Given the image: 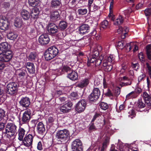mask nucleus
Wrapping results in <instances>:
<instances>
[{
    "mask_svg": "<svg viewBox=\"0 0 151 151\" xmlns=\"http://www.w3.org/2000/svg\"><path fill=\"white\" fill-rule=\"evenodd\" d=\"M146 51L148 59L151 60V45H148L146 46Z\"/></svg>",
    "mask_w": 151,
    "mask_h": 151,
    "instance_id": "nucleus-34",
    "label": "nucleus"
},
{
    "mask_svg": "<svg viewBox=\"0 0 151 151\" xmlns=\"http://www.w3.org/2000/svg\"><path fill=\"white\" fill-rule=\"evenodd\" d=\"M129 29L128 27H119V28L117 30V32L119 34H122V38L124 39L125 37V35L127 34V32L129 31Z\"/></svg>",
    "mask_w": 151,
    "mask_h": 151,
    "instance_id": "nucleus-23",
    "label": "nucleus"
},
{
    "mask_svg": "<svg viewBox=\"0 0 151 151\" xmlns=\"http://www.w3.org/2000/svg\"><path fill=\"white\" fill-rule=\"evenodd\" d=\"M123 41H120L119 42L117 45V47L120 49H122L124 48V47L126 48L127 51H129L132 49V45L133 44V42H131L130 43H127L126 46H125L124 43Z\"/></svg>",
    "mask_w": 151,
    "mask_h": 151,
    "instance_id": "nucleus-14",
    "label": "nucleus"
},
{
    "mask_svg": "<svg viewBox=\"0 0 151 151\" xmlns=\"http://www.w3.org/2000/svg\"><path fill=\"white\" fill-rule=\"evenodd\" d=\"M132 78H128L126 76H124L122 77L121 78V80L122 81H128V82L121 83H120V85L121 86L130 85L132 84Z\"/></svg>",
    "mask_w": 151,
    "mask_h": 151,
    "instance_id": "nucleus-21",
    "label": "nucleus"
},
{
    "mask_svg": "<svg viewBox=\"0 0 151 151\" xmlns=\"http://www.w3.org/2000/svg\"><path fill=\"white\" fill-rule=\"evenodd\" d=\"M45 151H58V150L56 147H53L46 149Z\"/></svg>",
    "mask_w": 151,
    "mask_h": 151,
    "instance_id": "nucleus-62",
    "label": "nucleus"
},
{
    "mask_svg": "<svg viewBox=\"0 0 151 151\" xmlns=\"http://www.w3.org/2000/svg\"><path fill=\"white\" fill-rule=\"evenodd\" d=\"M26 67L29 73L31 74L34 73L35 69L33 63L30 62L27 63L26 64Z\"/></svg>",
    "mask_w": 151,
    "mask_h": 151,
    "instance_id": "nucleus-26",
    "label": "nucleus"
},
{
    "mask_svg": "<svg viewBox=\"0 0 151 151\" xmlns=\"http://www.w3.org/2000/svg\"><path fill=\"white\" fill-rule=\"evenodd\" d=\"M86 104V102L85 99L80 101L76 106V111L78 113L83 111L85 109Z\"/></svg>",
    "mask_w": 151,
    "mask_h": 151,
    "instance_id": "nucleus-10",
    "label": "nucleus"
},
{
    "mask_svg": "<svg viewBox=\"0 0 151 151\" xmlns=\"http://www.w3.org/2000/svg\"><path fill=\"white\" fill-rule=\"evenodd\" d=\"M99 106L101 109L104 110H106L108 107V104L103 102L100 103Z\"/></svg>",
    "mask_w": 151,
    "mask_h": 151,
    "instance_id": "nucleus-43",
    "label": "nucleus"
},
{
    "mask_svg": "<svg viewBox=\"0 0 151 151\" xmlns=\"http://www.w3.org/2000/svg\"><path fill=\"white\" fill-rule=\"evenodd\" d=\"M17 37V35L12 32H9L7 35L8 38L11 40L15 39Z\"/></svg>",
    "mask_w": 151,
    "mask_h": 151,
    "instance_id": "nucleus-42",
    "label": "nucleus"
},
{
    "mask_svg": "<svg viewBox=\"0 0 151 151\" xmlns=\"http://www.w3.org/2000/svg\"><path fill=\"white\" fill-rule=\"evenodd\" d=\"M142 91V89L139 87L136 88L134 91H133L134 93L136 96V97Z\"/></svg>",
    "mask_w": 151,
    "mask_h": 151,
    "instance_id": "nucleus-50",
    "label": "nucleus"
},
{
    "mask_svg": "<svg viewBox=\"0 0 151 151\" xmlns=\"http://www.w3.org/2000/svg\"><path fill=\"white\" fill-rule=\"evenodd\" d=\"M50 40L49 36L47 34H42L38 39V42L42 45H47L49 43Z\"/></svg>",
    "mask_w": 151,
    "mask_h": 151,
    "instance_id": "nucleus-11",
    "label": "nucleus"
},
{
    "mask_svg": "<svg viewBox=\"0 0 151 151\" xmlns=\"http://www.w3.org/2000/svg\"><path fill=\"white\" fill-rule=\"evenodd\" d=\"M89 83V80L88 78H84L78 84V86L83 88L86 86Z\"/></svg>",
    "mask_w": 151,
    "mask_h": 151,
    "instance_id": "nucleus-30",
    "label": "nucleus"
},
{
    "mask_svg": "<svg viewBox=\"0 0 151 151\" xmlns=\"http://www.w3.org/2000/svg\"><path fill=\"white\" fill-rule=\"evenodd\" d=\"M53 58H54L58 54V49L55 46H52L48 49Z\"/></svg>",
    "mask_w": 151,
    "mask_h": 151,
    "instance_id": "nucleus-29",
    "label": "nucleus"
},
{
    "mask_svg": "<svg viewBox=\"0 0 151 151\" xmlns=\"http://www.w3.org/2000/svg\"><path fill=\"white\" fill-rule=\"evenodd\" d=\"M46 122L48 125L50 126H53V127H55V125L57 123V122L52 116H49Z\"/></svg>",
    "mask_w": 151,
    "mask_h": 151,
    "instance_id": "nucleus-28",
    "label": "nucleus"
},
{
    "mask_svg": "<svg viewBox=\"0 0 151 151\" xmlns=\"http://www.w3.org/2000/svg\"><path fill=\"white\" fill-rule=\"evenodd\" d=\"M124 20V17L123 15H119L116 19L114 17L111 18V21L114 22V24L115 25H119L123 23Z\"/></svg>",
    "mask_w": 151,
    "mask_h": 151,
    "instance_id": "nucleus-15",
    "label": "nucleus"
},
{
    "mask_svg": "<svg viewBox=\"0 0 151 151\" xmlns=\"http://www.w3.org/2000/svg\"><path fill=\"white\" fill-rule=\"evenodd\" d=\"M31 122L32 127H35L38 122V120L37 119H33L31 121Z\"/></svg>",
    "mask_w": 151,
    "mask_h": 151,
    "instance_id": "nucleus-64",
    "label": "nucleus"
},
{
    "mask_svg": "<svg viewBox=\"0 0 151 151\" xmlns=\"http://www.w3.org/2000/svg\"><path fill=\"white\" fill-rule=\"evenodd\" d=\"M142 97L145 102L149 106L151 105V97L146 92H143Z\"/></svg>",
    "mask_w": 151,
    "mask_h": 151,
    "instance_id": "nucleus-24",
    "label": "nucleus"
},
{
    "mask_svg": "<svg viewBox=\"0 0 151 151\" xmlns=\"http://www.w3.org/2000/svg\"><path fill=\"white\" fill-rule=\"evenodd\" d=\"M60 0H52L51 1V5L52 7L57 8L61 4Z\"/></svg>",
    "mask_w": 151,
    "mask_h": 151,
    "instance_id": "nucleus-41",
    "label": "nucleus"
},
{
    "mask_svg": "<svg viewBox=\"0 0 151 151\" xmlns=\"http://www.w3.org/2000/svg\"><path fill=\"white\" fill-rule=\"evenodd\" d=\"M17 126L14 123H8L6 125L5 132V136L9 139H13L15 138L17 133Z\"/></svg>",
    "mask_w": 151,
    "mask_h": 151,
    "instance_id": "nucleus-2",
    "label": "nucleus"
},
{
    "mask_svg": "<svg viewBox=\"0 0 151 151\" xmlns=\"http://www.w3.org/2000/svg\"><path fill=\"white\" fill-rule=\"evenodd\" d=\"M138 57L139 59L142 62L144 61V56L142 52H140L139 54Z\"/></svg>",
    "mask_w": 151,
    "mask_h": 151,
    "instance_id": "nucleus-59",
    "label": "nucleus"
},
{
    "mask_svg": "<svg viewBox=\"0 0 151 151\" xmlns=\"http://www.w3.org/2000/svg\"><path fill=\"white\" fill-rule=\"evenodd\" d=\"M137 105L140 108H143L145 107V104L142 102L141 100H139L137 102Z\"/></svg>",
    "mask_w": 151,
    "mask_h": 151,
    "instance_id": "nucleus-52",
    "label": "nucleus"
},
{
    "mask_svg": "<svg viewBox=\"0 0 151 151\" xmlns=\"http://www.w3.org/2000/svg\"><path fill=\"white\" fill-rule=\"evenodd\" d=\"M113 92L115 96H118L120 93V88L118 87H116L113 91Z\"/></svg>",
    "mask_w": 151,
    "mask_h": 151,
    "instance_id": "nucleus-49",
    "label": "nucleus"
},
{
    "mask_svg": "<svg viewBox=\"0 0 151 151\" xmlns=\"http://www.w3.org/2000/svg\"><path fill=\"white\" fill-rule=\"evenodd\" d=\"M129 117H130L131 118H133L134 117H135V114L133 109H132L131 111H129Z\"/></svg>",
    "mask_w": 151,
    "mask_h": 151,
    "instance_id": "nucleus-53",
    "label": "nucleus"
},
{
    "mask_svg": "<svg viewBox=\"0 0 151 151\" xmlns=\"http://www.w3.org/2000/svg\"><path fill=\"white\" fill-rule=\"evenodd\" d=\"M13 57L12 52L9 51L0 53V61L4 63H9Z\"/></svg>",
    "mask_w": 151,
    "mask_h": 151,
    "instance_id": "nucleus-5",
    "label": "nucleus"
},
{
    "mask_svg": "<svg viewBox=\"0 0 151 151\" xmlns=\"http://www.w3.org/2000/svg\"><path fill=\"white\" fill-rule=\"evenodd\" d=\"M21 15L23 19L24 20H27L30 17V14L26 10L23 9L21 12Z\"/></svg>",
    "mask_w": 151,
    "mask_h": 151,
    "instance_id": "nucleus-33",
    "label": "nucleus"
},
{
    "mask_svg": "<svg viewBox=\"0 0 151 151\" xmlns=\"http://www.w3.org/2000/svg\"><path fill=\"white\" fill-rule=\"evenodd\" d=\"M93 1V0H88V7L89 11L95 12L99 9L100 8L99 6L95 4H93L92 6L93 7H91V4Z\"/></svg>",
    "mask_w": 151,
    "mask_h": 151,
    "instance_id": "nucleus-22",
    "label": "nucleus"
},
{
    "mask_svg": "<svg viewBox=\"0 0 151 151\" xmlns=\"http://www.w3.org/2000/svg\"><path fill=\"white\" fill-rule=\"evenodd\" d=\"M60 66L62 67L55 70L56 74L58 75H60L65 72L66 73L70 72L72 70L67 66H63L61 63H60Z\"/></svg>",
    "mask_w": 151,
    "mask_h": 151,
    "instance_id": "nucleus-8",
    "label": "nucleus"
},
{
    "mask_svg": "<svg viewBox=\"0 0 151 151\" xmlns=\"http://www.w3.org/2000/svg\"><path fill=\"white\" fill-rule=\"evenodd\" d=\"M67 77L70 80L74 81L78 79V74L75 71L72 70L70 73L68 74Z\"/></svg>",
    "mask_w": 151,
    "mask_h": 151,
    "instance_id": "nucleus-25",
    "label": "nucleus"
},
{
    "mask_svg": "<svg viewBox=\"0 0 151 151\" xmlns=\"http://www.w3.org/2000/svg\"><path fill=\"white\" fill-rule=\"evenodd\" d=\"M8 43L6 42H3L0 44V49L1 50H6L8 48Z\"/></svg>",
    "mask_w": 151,
    "mask_h": 151,
    "instance_id": "nucleus-46",
    "label": "nucleus"
},
{
    "mask_svg": "<svg viewBox=\"0 0 151 151\" xmlns=\"http://www.w3.org/2000/svg\"><path fill=\"white\" fill-rule=\"evenodd\" d=\"M145 13L146 16H149L151 14V9L147 8L145 10Z\"/></svg>",
    "mask_w": 151,
    "mask_h": 151,
    "instance_id": "nucleus-54",
    "label": "nucleus"
},
{
    "mask_svg": "<svg viewBox=\"0 0 151 151\" xmlns=\"http://www.w3.org/2000/svg\"><path fill=\"white\" fill-rule=\"evenodd\" d=\"M146 65L149 76L151 79V66L148 63H146Z\"/></svg>",
    "mask_w": 151,
    "mask_h": 151,
    "instance_id": "nucleus-51",
    "label": "nucleus"
},
{
    "mask_svg": "<svg viewBox=\"0 0 151 151\" xmlns=\"http://www.w3.org/2000/svg\"><path fill=\"white\" fill-rule=\"evenodd\" d=\"M69 137V133L68 131L66 129L60 130L57 133V138L62 142L68 140Z\"/></svg>",
    "mask_w": 151,
    "mask_h": 151,
    "instance_id": "nucleus-4",
    "label": "nucleus"
},
{
    "mask_svg": "<svg viewBox=\"0 0 151 151\" xmlns=\"http://www.w3.org/2000/svg\"><path fill=\"white\" fill-rule=\"evenodd\" d=\"M6 65L4 63L0 62V72H1L4 68L6 66Z\"/></svg>",
    "mask_w": 151,
    "mask_h": 151,
    "instance_id": "nucleus-63",
    "label": "nucleus"
},
{
    "mask_svg": "<svg viewBox=\"0 0 151 151\" xmlns=\"http://www.w3.org/2000/svg\"><path fill=\"white\" fill-rule=\"evenodd\" d=\"M89 129L91 131H93L96 129V128L93 123H92L89 125Z\"/></svg>",
    "mask_w": 151,
    "mask_h": 151,
    "instance_id": "nucleus-60",
    "label": "nucleus"
},
{
    "mask_svg": "<svg viewBox=\"0 0 151 151\" xmlns=\"http://www.w3.org/2000/svg\"><path fill=\"white\" fill-rule=\"evenodd\" d=\"M31 111L30 109H28L25 111L23 113L22 121L24 123H28L31 118Z\"/></svg>",
    "mask_w": 151,
    "mask_h": 151,
    "instance_id": "nucleus-12",
    "label": "nucleus"
},
{
    "mask_svg": "<svg viewBox=\"0 0 151 151\" xmlns=\"http://www.w3.org/2000/svg\"><path fill=\"white\" fill-rule=\"evenodd\" d=\"M136 97V96L133 91L127 94L126 97V100H128L130 99Z\"/></svg>",
    "mask_w": 151,
    "mask_h": 151,
    "instance_id": "nucleus-44",
    "label": "nucleus"
},
{
    "mask_svg": "<svg viewBox=\"0 0 151 151\" xmlns=\"http://www.w3.org/2000/svg\"><path fill=\"white\" fill-rule=\"evenodd\" d=\"M98 98V97H96L95 95L92 93L89 96V100L91 101H94L96 100Z\"/></svg>",
    "mask_w": 151,
    "mask_h": 151,
    "instance_id": "nucleus-48",
    "label": "nucleus"
},
{
    "mask_svg": "<svg viewBox=\"0 0 151 151\" xmlns=\"http://www.w3.org/2000/svg\"><path fill=\"white\" fill-rule=\"evenodd\" d=\"M40 0H28V3L30 6L35 7L39 5Z\"/></svg>",
    "mask_w": 151,
    "mask_h": 151,
    "instance_id": "nucleus-37",
    "label": "nucleus"
},
{
    "mask_svg": "<svg viewBox=\"0 0 151 151\" xmlns=\"http://www.w3.org/2000/svg\"><path fill=\"white\" fill-rule=\"evenodd\" d=\"M106 132L110 135L113 134V130H112L111 128V127H106Z\"/></svg>",
    "mask_w": 151,
    "mask_h": 151,
    "instance_id": "nucleus-56",
    "label": "nucleus"
},
{
    "mask_svg": "<svg viewBox=\"0 0 151 151\" xmlns=\"http://www.w3.org/2000/svg\"><path fill=\"white\" fill-rule=\"evenodd\" d=\"M87 12V10L86 9H78V12L79 15H83L86 14Z\"/></svg>",
    "mask_w": 151,
    "mask_h": 151,
    "instance_id": "nucleus-47",
    "label": "nucleus"
},
{
    "mask_svg": "<svg viewBox=\"0 0 151 151\" xmlns=\"http://www.w3.org/2000/svg\"><path fill=\"white\" fill-rule=\"evenodd\" d=\"M30 103V99L27 97H23L19 101V104L21 106L26 108L29 106Z\"/></svg>",
    "mask_w": 151,
    "mask_h": 151,
    "instance_id": "nucleus-18",
    "label": "nucleus"
},
{
    "mask_svg": "<svg viewBox=\"0 0 151 151\" xmlns=\"http://www.w3.org/2000/svg\"><path fill=\"white\" fill-rule=\"evenodd\" d=\"M37 131L39 134L43 136L45 134V129L43 124L41 122H39L37 126Z\"/></svg>",
    "mask_w": 151,
    "mask_h": 151,
    "instance_id": "nucleus-20",
    "label": "nucleus"
},
{
    "mask_svg": "<svg viewBox=\"0 0 151 151\" xmlns=\"http://www.w3.org/2000/svg\"><path fill=\"white\" fill-rule=\"evenodd\" d=\"M14 26L17 27L21 28L23 24L22 19L20 18L16 17L15 18L14 23Z\"/></svg>",
    "mask_w": 151,
    "mask_h": 151,
    "instance_id": "nucleus-32",
    "label": "nucleus"
},
{
    "mask_svg": "<svg viewBox=\"0 0 151 151\" xmlns=\"http://www.w3.org/2000/svg\"><path fill=\"white\" fill-rule=\"evenodd\" d=\"M77 95L76 93L73 92L70 94V97L72 99H75L77 98Z\"/></svg>",
    "mask_w": 151,
    "mask_h": 151,
    "instance_id": "nucleus-57",
    "label": "nucleus"
},
{
    "mask_svg": "<svg viewBox=\"0 0 151 151\" xmlns=\"http://www.w3.org/2000/svg\"><path fill=\"white\" fill-rule=\"evenodd\" d=\"M72 151H83L82 143L79 139H76L74 140L71 144Z\"/></svg>",
    "mask_w": 151,
    "mask_h": 151,
    "instance_id": "nucleus-7",
    "label": "nucleus"
},
{
    "mask_svg": "<svg viewBox=\"0 0 151 151\" xmlns=\"http://www.w3.org/2000/svg\"><path fill=\"white\" fill-rule=\"evenodd\" d=\"M50 17L51 21H56L60 19L59 13L58 11L56 10L52 11L50 13Z\"/></svg>",
    "mask_w": 151,
    "mask_h": 151,
    "instance_id": "nucleus-19",
    "label": "nucleus"
},
{
    "mask_svg": "<svg viewBox=\"0 0 151 151\" xmlns=\"http://www.w3.org/2000/svg\"><path fill=\"white\" fill-rule=\"evenodd\" d=\"M33 137L31 134L26 136L22 141V145L27 147H31Z\"/></svg>",
    "mask_w": 151,
    "mask_h": 151,
    "instance_id": "nucleus-9",
    "label": "nucleus"
},
{
    "mask_svg": "<svg viewBox=\"0 0 151 151\" xmlns=\"http://www.w3.org/2000/svg\"><path fill=\"white\" fill-rule=\"evenodd\" d=\"M45 58L46 60H49L53 58L52 55L47 49L45 52L44 54Z\"/></svg>",
    "mask_w": 151,
    "mask_h": 151,
    "instance_id": "nucleus-39",
    "label": "nucleus"
},
{
    "mask_svg": "<svg viewBox=\"0 0 151 151\" xmlns=\"http://www.w3.org/2000/svg\"><path fill=\"white\" fill-rule=\"evenodd\" d=\"M72 106L71 102H69L61 106L60 109L61 112L63 113H66L69 112Z\"/></svg>",
    "mask_w": 151,
    "mask_h": 151,
    "instance_id": "nucleus-16",
    "label": "nucleus"
},
{
    "mask_svg": "<svg viewBox=\"0 0 151 151\" xmlns=\"http://www.w3.org/2000/svg\"><path fill=\"white\" fill-rule=\"evenodd\" d=\"M25 131L22 128H20L18 131V139L20 141L23 140L25 134Z\"/></svg>",
    "mask_w": 151,
    "mask_h": 151,
    "instance_id": "nucleus-27",
    "label": "nucleus"
},
{
    "mask_svg": "<svg viewBox=\"0 0 151 151\" xmlns=\"http://www.w3.org/2000/svg\"><path fill=\"white\" fill-rule=\"evenodd\" d=\"M89 26L88 24H83L79 27L78 32L81 35H83L89 31Z\"/></svg>",
    "mask_w": 151,
    "mask_h": 151,
    "instance_id": "nucleus-17",
    "label": "nucleus"
},
{
    "mask_svg": "<svg viewBox=\"0 0 151 151\" xmlns=\"http://www.w3.org/2000/svg\"><path fill=\"white\" fill-rule=\"evenodd\" d=\"M40 12L38 9L35 8L33 9L30 13V16L31 17L34 19L37 18L38 17Z\"/></svg>",
    "mask_w": 151,
    "mask_h": 151,
    "instance_id": "nucleus-31",
    "label": "nucleus"
},
{
    "mask_svg": "<svg viewBox=\"0 0 151 151\" xmlns=\"http://www.w3.org/2000/svg\"><path fill=\"white\" fill-rule=\"evenodd\" d=\"M109 138L108 137H106L105 140L103 142L101 151H104L105 149L107 147L109 143Z\"/></svg>",
    "mask_w": 151,
    "mask_h": 151,
    "instance_id": "nucleus-36",
    "label": "nucleus"
},
{
    "mask_svg": "<svg viewBox=\"0 0 151 151\" xmlns=\"http://www.w3.org/2000/svg\"><path fill=\"white\" fill-rule=\"evenodd\" d=\"M112 68V66L111 65H108V66L104 68V70L106 71H109L111 70Z\"/></svg>",
    "mask_w": 151,
    "mask_h": 151,
    "instance_id": "nucleus-61",
    "label": "nucleus"
},
{
    "mask_svg": "<svg viewBox=\"0 0 151 151\" xmlns=\"http://www.w3.org/2000/svg\"><path fill=\"white\" fill-rule=\"evenodd\" d=\"M110 26V24L107 20H104L101 23V27L103 29L109 28Z\"/></svg>",
    "mask_w": 151,
    "mask_h": 151,
    "instance_id": "nucleus-40",
    "label": "nucleus"
},
{
    "mask_svg": "<svg viewBox=\"0 0 151 151\" xmlns=\"http://www.w3.org/2000/svg\"><path fill=\"white\" fill-rule=\"evenodd\" d=\"M47 31L50 35L55 34L58 32V27L53 23H50L47 26Z\"/></svg>",
    "mask_w": 151,
    "mask_h": 151,
    "instance_id": "nucleus-13",
    "label": "nucleus"
},
{
    "mask_svg": "<svg viewBox=\"0 0 151 151\" xmlns=\"http://www.w3.org/2000/svg\"><path fill=\"white\" fill-rule=\"evenodd\" d=\"M132 66L133 69L136 70H137L139 67V65L137 63L135 64L132 63Z\"/></svg>",
    "mask_w": 151,
    "mask_h": 151,
    "instance_id": "nucleus-58",
    "label": "nucleus"
},
{
    "mask_svg": "<svg viewBox=\"0 0 151 151\" xmlns=\"http://www.w3.org/2000/svg\"><path fill=\"white\" fill-rule=\"evenodd\" d=\"M91 93H93V95H95L96 97H98V98L100 95V90L99 89L97 88H94Z\"/></svg>",
    "mask_w": 151,
    "mask_h": 151,
    "instance_id": "nucleus-45",
    "label": "nucleus"
},
{
    "mask_svg": "<svg viewBox=\"0 0 151 151\" xmlns=\"http://www.w3.org/2000/svg\"><path fill=\"white\" fill-rule=\"evenodd\" d=\"M37 149L38 150L41 151L43 150V147L42 143L41 141H39L37 144Z\"/></svg>",
    "mask_w": 151,
    "mask_h": 151,
    "instance_id": "nucleus-55",
    "label": "nucleus"
},
{
    "mask_svg": "<svg viewBox=\"0 0 151 151\" xmlns=\"http://www.w3.org/2000/svg\"><path fill=\"white\" fill-rule=\"evenodd\" d=\"M10 23L7 18L3 15L0 16V29L4 30H8Z\"/></svg>",
    "mask_w": 151,
    "mask_h": 151,
    "instance_id": "nucleus-6",
    "label": "nucleus"
},
{
    "mask_svg": "<svg viewBox=\"0 0 151 151\" xmlns=\"http://www.w3.org/2000/svg\"><path fill=\"white\" fill-rule=\"evenodd\" d=\"M19 85L16 82H10L6 86V93L11 95H15L18 91Z\"/></svg>",
    "mask_w": 151,
    "mask_h": 151,
    "instance_id": "nucleus-3",
    "label": "nucleus"
},
{
    "mask_svg": "<svg viewBox=\"0 0 151 151\" xmlns=\"http://www.w3.org/2000/svg\"><path fill=\"white\" fill-rule=\"evenodd\" d=\"M92 52L88 57V62L87 65L88 66L90 65V63H93L95 66L99 65L101 62V60L103 59L109 62H111L114 59V56L110 55L109 56H106L104 53H102L99 57V53L97 50L96 46L95 45L91 48Z\"/></svg>",
    "mask_w": 151,
    "mask_h": 151,
    "instance_id": "nucleus-1",
    "label": "nucleus"
},
{
    "mask_svg": "<svg viewBox=\"0 0 151 151\" xmlns=\"http://www.w3.org/2000/svg\"><path fill=\"white\" fill-rule=\"evenodd\" d=\"M59 28L62 30H64L65 29L67 26V22L64 21H62L59 22Z\"/></svg>",
    "mask_w": 151,
    "mask_h": 151,
    "instance_id": "nucleus-38",
    "label": "nucleus"
},
{
    "mask_svg": "<svg viewBox=\"0 0 151 151\" xmlns=\"http://www.w3.org/2000/svg\"><path fill=\"white\" fill-rule=\"evenodd\" d=\"M28 60L32 61H34L37 59V56L35 52H32L28 57Z\"/></svg>",
    "mask_w": 151,
    "mask_h": 151,
    "instance_id": "nucleus-35",
    "label": "nucleus"
}]
</instances>
